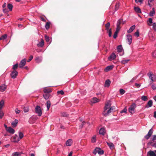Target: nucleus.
Masks as SVG:
<instances>
[{"label":"nucleus","instance_id":"obj_1","mask_svg":"<svg viewBox=\"0 0 156 156\" xmlns=\"http://www.w3.org/2000/svg\"><path fill=\"white\" fill-rule=\"evenodd\" d=\"M147 75L152 82H155L156 81V75L154 74L152 72H149L147 74Z\"/></svg>","mask_w":156,"mask_h":156},{"label":"nucleus","instance_id":"obj_2","mask_svg":"<svg viewBox=\"0 0 156 156\" xmlns=\"http://www.w3.org/2000/svg\"><path fill=\"white\" fill-rule=\"evenodd\" d=\"M136 107V105L135 103L132 104L128 109L129 112L132 114L135 113V108Z\"/></svg>","mask_w":156,"mask_h":156},{"label":"nucleus","instance_id":"obj_3","mask_svg":"<svg viewBox=\"0 0 156 156\" xmlns=\"http://www.w3.org/2000/svg\"><path fill=\"white\" fill-rule=\"evenodd\" d=\"M36 113L37 114L38 116H40L42 114V111L40 106L37 105L35 109Z\"/></svg>","mask_w":156,"mask_h":156},{"label":"nucleus","instance_id":"obj_4","mask_svg":"<svg viewBox=\"0 0 156 156\" xmlns=\"http://www.w3.org/2000/svg\"><path fill=\"white\" fill-rule=\"evenodd\" d=\"M153 133V129H152V128H151V129H150L149 130L148 133L144 136V138L146 140L150 138V137L151 136Z\"/></svg>","mask_w":156,"mask_h":156},{"label":"nucleus","instance_id":"obj_5","mask_svg":"<svg viewBox=\"0 0 156 156\" xmlns=\"http://www.w3.org/2000/svg\"><path fill=\"white\" fill-rule=\"evenodd\" d=\"M26 62V59L25 58L21 60L19 65V68L23 67L25 65Z\"/></svg>","mask_w":156,"mask_h":156},{"label":"nucleus","instance_id":"obj_6","mask_svg":"<svg viewBox=\"0 0 156 156\" xmlns=\"http://www.w3.org/2000/svg\"><path fill=\"white\" fill-rule=\"evenodd\" d=\"M18 74V73L17 71L14 70L12 71L10 75L12 78L15 79L17 76Z\"/></svg>","mask_w":156,"mask_h":156},{"label":"nucleus","instance_id":"obj_7","mask_svg":"<svg viewBox=\"0 0 156 156\" xmlns=\"http://www.w3.org/2000/svg\"><path fill=\"white\" fill-rule=\"evenodd\" d=\"M117 51L119 53H122V55H122L123 54V48L122 47V45H119L117 47Z\"/></svg>","mask_w":156,"mask_h":156},{"label":"nucleus","instance_id":"obj_8","mask_svg":"<svg viewBox=\"0 0 156 156\" xmlns=\"http://www.w3.org/2000/svg\"><path fill=\"white\" fill-rule=\"evenodd\" d=\"M127 39L128 41V43L130 45L132 42V37L131 35L128 34L126 35Z\"/></svg>","mask_w":156,"mask_h":156},{"label":"nucleus","instance_id":"obj_9","mask_svg":"<svg viewBox=\"0 0 156 156\" xmlns=\"http://www.w3.org/2000/svg\"><path fill=\"white\" fill-rule=\"evenodd\" d=\"M116 57V56L115 54L113 53L108 57V59L109 61H112Z\"/></svg>","mask_w":156,"mask_h":156},{"label":"nucleus","instance_id":"obj_10","mask_svg":"<svg viewBox=\"0 0 156 156\" xmlns=\"http://www.w3.org/2000/svg\"><path fill=\"white\" fill-rule=\"evenodd\" d=\"M125 23L126 21H123L122 19H119L117 22L116 25L117 26L120 27L121 24H124Z\"/></svg>","mask_w":156,"mask_h":156},{"label":"nucleus","instance_id":"obj_11","mask_svg":"<svg viewBox=\"0 0 156 156\" xmlns=\"http://www.w3.org/2000/svg\"><path fill=\"white\" fill-rule=\"evenodd\" d=\"M147 156H156V154L154 151L150 150L147 152Z\"/></svg>","mask_w":156,"mask_h":156},{"label":"nucleus","instance_id":"obj_12","mask_svg":"<svg viewBox=\"0 0 156 156\" xmlns=\"http://www.w3.org/2000/svg\"><path fill=\"white\" fill-rule=\"evenodd\" d=\"M153 105V101L152 100H150L147 102V105L145 106L146 108L151 107Z\"/></svg>","mask_w":156,"mask_h":156},{"label":"nucleus","instance_id":"obj_13","mask_svg":"<svg viewBox=\"0 0 156 156\" xmlns=\"http://www.w3.org/2000/svg\"><path fill=\"white\" fill-rule=\"evenodd\" d=\"M73 140L71 139H69L66 141V144L67 146H71L73 143Z\"/></svg>","mask_w":156,"mask_h":156},{"label":"nucleus","instance_id":"obj_14","mask_svg":"<svg viewBox=\"0 0 156 156\" xmlns=\"http://www.w3.org/2000/svg\"><path fill=\"white\" fill-rule=\"evenodd\" d=\"M13 142L14 143H17L20 140V139L17 135L15 134L13 137Z\"/></svg>","mask_w":156,"mask_h":156},{"label":"nucleus","instance_id":"obj_15","mask_svg":"<svg viewBox=\"0 0 156 156\" xmlns=\"http://www.w3.org/2000/svg\"><path fill=\"white\" fill-rule=\"evenodd\" d=\"M111 81L109 79L107 80L105 82L104 87H108L110 86Z\"/></svg>","mask_w":156,"mask_h":156},{"label":"nucleus","instance_id":"obj_16","mask_svg":"<svg viewBox=\"0 0 156 156\" xmlns=\"http://www.w3.org/2000/svg\"><path fill=\"white\" fill-rule=\"evenodd\" d=\"M111 106V104L110 102H107L105 105V106L104 108V112L108 108H109Z\"/></svg>","mask_w":156,"mask_h":156},{"label":"nucleus","instance_id":"obj_17","mask_svg":"<svg viewBox=\"0 0 156 156\" xmlns=\"http://www.w3.org/2000/svg\"><path fill=\"white\" fill-rule=\"evenodd\" d=\"M6 131L12 134L14 133L15 132L14 129L11 127H8Z\"/></svg>","mask_w":156,"mask_h":156},{"label":"nucleus","instance_id":"obj_18","mask_svg":"<svg viewBox=\"0 0 156 156\" xmlns=\"http://www.w3.org/2000/svg\"><path fill=\"white\" fill-rule=\"evenodd\" d=\"M135 25H133L130 27V28L127 31V32L128 33H131L135 29Z\"/></svg>","mask_w":156,"mask_h":156},{"label":"nucleus","instance_id":"obj_19","mask_svg":"<svg viewBox=\"0 0 156 156\" xmlns=\"http://www.w3.org/2000/svg\"><path fill=\"white\" fill-rule=\"evenodd\" d=\"M105 130L103 128H101L99 130V133L100 134L104 135L105 133Z\"/></svg>","mask_w":156,"mask_h":156},{"label":"nucleus","instance_id":"obj_20","mask_svg":"<svg viewBox=\"0 0 156 156\" xmlns=\"http://www.w3.org/2000/svg\"><path fill=\"white\" fill-rule=\"evenodd\" d=\"M44 93L49 94L51 92V89L49 88H44Z\"/></svg>","mask_w":156,"mask_h":156},{"label":"nucleus","instance_id":"obj_21","mask_svg":"<svg viewBox=\"0 0 156 156\" xmlns=\"http://www.w3.org/2000/svg\"><path fill=\"white\" fill-rule=\"evenodd\" d=\"M42 60V58L41 57H37L35 59V60L36 62L37 63H39L41 62Z\"/></svg>","mask_w":156,"mask_h":156},{"label":"nucleus","instance_id":"obj_22","mask_svg":"<svg viewBox=\"0 0 156 156\" xmlns=\"http://www.w3.org/2000/svg\"><path fill=\"white\" fill-rule=\"evenodd\" d=\"M44 41L43 39L41 40V42L37 44V46L38 47H41L44 45Z\"/></svg>","mask_w":156,"mask_h":156},{"label":"nucleus","instance_id":"obj_23","mask_svg":"<svg viewBox=\"0 0 156 156\" xmlns=\"http://www.w3.org/2000/svg\"><path fill=\"white\" fill-rule=\"evenodd\" d=\"M99 101V100L98 99L96 98H93L91 101V102L92 103H95Z\"/></svg>","mask_w":156,"mask_h":156},{"label":"nucleus","instance_id":"obj_24","mask_svg":"<svg viewBox=\"0 0 156 156\" xmlns=\"http://www.w3.org/2000/svg\"><path fill=\"white\" fill-rule=\"evenodd\" d=\"M18 123V120L15 119L14 121L12 122L11 123V125L13 126V127H16L17 126V124Z\"/></svg>","mask_w":156,"mask_h":156},{"label":"nucleus","instance_id":"obj_25","mask_svg":"<svg viewBox=\"0 0 156 156\" xmlns=\"http://www.w3.org/2000/svg\"><path fill=\"white\" fill-rule=\"evenodd\" d=\"M134 9L135 11L137 13H141L140 9L139 7H134Z\"/></svg>","mask_w":156,"mask_h":156},{"label":"nucleus","instance_id":"obj_26","mask_svg":"<svg viewBox=\"0 0 156 156\" xmlns=\"http://www.w3.org/2000/svg\"><path fill=\"white\" fill-rule=\"evenodd\" d=\"M113 67L112 66H107L105 69V70L106 72H107L109 70L112 69L113 68Z\"/></svg>","mask_w":156,"mask_h":156},{"label":"nucleus","instance_id":"obj_27","mask_svg":"<svg viewBox=\"0 0 156 156\" xmlns=\"http://www.w3.org/2000/svg\"><path fill=\"white\" fill-rule=\"evenodd\" d=\"M153 142H152V141H150L147 143V144L148 145H151L152 147L156 148V143H154V144H153Z\"/></svg>","mask_w":156,"mask_h":156},{"label":"nucleus","instance_id":"obj_28","mask_svg":"<svg viewBox=\"0 0 156 156\" xmlns=\"http://www.w3.org/2000/svg\"><path fill=\"white\" fill-rule=\"evenodd\" d=\"M43 96L46 100H47L49 98L50 94H49L44 93L43 94Z\"/></svg>","mask_w":156,"mask_h":156},{"label":"nucleus","instance_id":"obj_29","mask_svg":"<svg viewBox=\"0 0 156 156\" xmlns=\"http://www.w3.org/2000/svg\"><path fill=\"white\" fill-rule=\"evenodd\" d=\"M6 87L5 85H2L0 86V91L2 92L4 91L6 89Z\"/></svg>","mask_w":156,"mask_h":156},{"label":"nucleus","instance_id":"obj_30","mask_svg":"<svg viewBox=\"0 0 156 156\" xmlns=\"http://www.w3.org/2000/svg\"><path fill=\"white\" fill-rule=\"evenodd\" d=\"M7 7L9 11H11L12 10L13 5L9 3L7 5Z\"/></svg>","mask_w":156,"mask_h":156},{"label":"nucleus","instance_id":"obj_31","mask_svg":"<svg viewBox=\"0 0 156 156\" xmlns=\"http://www.w3.org/2000/svg\"><path fill=\"white\" fill-rule=\"evenodd\" d=\"M7 37V34H5L1 36L0 37V41L2 40H4Z\"/></svg>","mask_w":156,"mask_h":156},{"label":"nucleus","instance_id":"obj_32","mask_svg":"<svg viewBox=\"0 0 156 156\" xmlns=\"http://www.w3.org/2000/svg\"><path fill=\"white\" fill-rule=\"evenodd\" d=\"M155 14V11H154V8H153L152 9V10L151 11H150V13H149V15L151 16H154V15Z\"/></svg>","mask_w":156,"mask_h":156},{"label":"nucleus","instance_id":"obj_33","mask_svg":"<svg viewBox=\"0 0 156 156\" xmlns=\"http://www.w3.org/2000/svg\"><path fill=\"white\" fill-rule=\"evenodd\" d=\"M12 156H21V154L19 152H15L12 154Z\"/></svg>","mask_w":156,"mask_h":156},{"label":"nucleus","instance_id":"obj_34","mask_svg":"<svg viewBox=\"0 0 156 156\" xmlns=\"http://www.w3.org/2000/svg\"><path fill=\"white\" fill-rule=\"evenodd\" d=\"M96 136L95 135H94L92 136L91 139V141L92 143H95L96 142Z\"/></svg>","mask_w":156,"mask_h":156},{"label":"nucleus","instance_id":"obj_35","mask_svg":"<svg viewBox=\"0 0 156 156\" xmlns=\"http://www.w3.org/2000/svg\"><path fill=\"white\" fill-rule=\"evenodd\" d=\"M4 104V101L3 100H1L0 102V111L2 109Z\"/></svg>","mask_w":156,"mask_h":156},{"label":"nucleus","instance_id":"obj_36","mask_svg":"<svg viewBox=\"0 0 156 156\" xmlns=\"http://www.w3.org/2000/svg\"><path fill=\"white\" fill-rule=\"evenodd\" d=\"M111 112V109H109L107 111V113H105L104 112L103 113V115L105 116H107L108 114H109Z\"/></svg>","mask_w":156,"mask_h":156},{"label":"nucleus","instance_id":"obj_37","mask_svg":"<svg viewBox=\"0 0 156 156\" xmlns=\"http://www.w3.org/2000/svg\"><path fill=\"white\" fill-rule=\"evenodd\" d=\"M51 106V102L49 101H48L47 102V110H48L50 108Z\"/></svg>","mask_w":156,"mask_h":156},{"label":"nucleus","instance_id":"obj_38","mask_svg":"<svg viewBox=\"0 0 156 156\" xmlns=\"http://www.w3.org/2000/svg\"><path fill=\"white\" fill-rule=\"evenodd\" d=\"M99 150L100 148L96 147L93 152L94 154H96L97 153H98V151Z\"/></svg>","mask_w":156,"mask_h":156},{"label":"nucleus","instance_id":"obj_39","mask_svg":"<svg viewBox=\"0 0 156 156\" xmlns=\"http://www.w3.org/2000/svg\"><path fill=\"white\" fill-rule=\"evenodd\" d=\"M129 59H125L122 60L121 62V63L123 64H125L128 62L129 61Z\"/></svg>","mask_w":156,"mask_h":156},{"label":"nucleus","instance_id":"obj_40","mask_svg":"<svg viewBox=\"0 0 156 156\" xmlns=\"http://www.w3.org/2000/svg\"><path fill=\"white\" fill-rule=\"evenodd\" d=\"M50 23V22H47L46 23L45 25V27L46 29L48 30L49 28Z\"/></svg>","mask_w":156,"mask_h":156},{"label":"nucleus","instance_id":"obj_41","mask_svg":"<svg viewBox=\"0 0 156 156\" xmlns=\"http://www.w3.org/2000/svg\"><path fill=\"white\" fill-rule=\"evenodd\" d=\"M19 139H22L23 136V133L20 132H19Z\"/></svg>","mask_w":156,"mask_h":156},{"label":"nucleus","instance_id":"obj_42","mask_svg":"<svg viewBox=\"0 0 156 156\" xmlns=\"http://www.w3.org/2000/svg\"><path fill=\"white\" fill-rule=\"evenodd\" d=\"M141 98L143 101H146L148 99L147 97L146 96L144 95L142 96Z\"/></svg>","mask_w":156,"mask_h":156},{"label":"nucleus","instance_id":"obj_43","mask_svg":"<svg viewBox=\"0 0 156 156\" xmlns=\"http://www.w3.org/2000/svg\"><path fill=\"white\" fill-rule=\"evenodd\" d=\"M110 26V23L109 22H108L105 24L106 30H109V27Z\"/></svg>","mask_w":156,"mask_h":156},{"label":"nucleus","instance_id":"obj_44","mask_svg":"<svg viewBox=\"0 0 156 156\" xmlns=\"http://www.w3.org/2000/svg\"><path fill=\"white\" fill-rule=\"evenodd\" d=\"M18 66H19L18 64V63H17L13 66L12 69L15 70L17 69Z\"/></svg>","mask_w":156,"mask_h":156},{"label":"nucleus","instance_id":"obj_45","mask_svg":"<svg viewBox=\"0 0 156 156\" xmlns=\"http://www.w3.org/2000/svg\"><path fill=\"white\" fill-rule=\"evenodd\" d=\"M45 38L46 42H49L50 41L49 37L47 36L46 35H45Z\"/></svg>","mask_w":156,"mask_h":156},{"label":"nucleus","instance_id":"obj_46","mask_svg":"<svg viewBox=\"0 0 156 156\" xmlns=\"http://www.w3.org/2000/svg\"><path fill=\"white\" fill-rule=\"evenodd\" d=\"M29 110V108L28 107H25L24 108L23 111L24 112H28Z\"/></svg>","mask_w":156,"mask_h":156},{"label":"nucleus","instance_id":"obj_47","mask_svg":"<svg viewBox=\"0 0 156 156\" xmlns=\"http://www.w3.org/2000/svg\"><path fill=\"white\" fill-rule=\"evenodd\" d=\"M108 145L109 147L110 148H113L114 147V145L112 143H109L107 142Z\"/></svg>","mask_w":156,"mask_h":156},{"label":"nucleus","instance_id":"obj_48","mask_svg":"<svg viewBox=\"0 0 156 156\" xmlns=\"http://www.w3.org/2000/svg\"><path fill=\"white\" fill-rule=\"evenodd\" d=\"M108 33V36L109 37L112 36V30L111 29H109L108 30H107Z\"/></svg>","mask_w":156,"mask_h":156},{"label":"nucleus","instance_id":"obj_49","mask_svg":"<svg viewBox=\"0 0 156 156\" xmlns=\"http://www.w3.org/2000/svg\"><path fill=\"white\" fill-rule=\"evenodd\" d=\"M156 140V135H154L153 136V138L151 140L153 142H155V140Z\"/></svg>","mask_w":156,"mask_h":156},{"label":"nucleus","instance_id":"obj_50","mask_svg":"<svg viewBox=\"0 0 156 156\" xmlns=\"http://www.w3.org/2000/svg\"><path fill=\"white\" fill-rule=\"evenodd\" d=\"M119 91L120 93L122 95L124 94L125 92V91L122 89H120Z\"/></svg>","mask_w":156,"mask_h":156},{"label":"nucleus","instance_id":"obj_51","mask_svg":"<svg viewBox=\"0 0 156 156\" xmlns=\"http://www.w3.org/2000/svg\"><path fill=\"white\" fill-rule=\"evenodd\" d=\"M134 35L136 36V37H138L139 36V32L138 30H137L136 32L135 33Z\"/></svg>","mask_w":156,"mask_h":156},{"label":"nucleus","instance_id":"obj_52","mask_svg":"<svg viewBox=\"0 0 156 156\" xmlns=\"http://www.w3.org/2000/svg\"><path fill=\"white\" fill-rule=\"evenodd\" d=\"M104 153V151L103 150H101L100 148V150L99 151H98V154H103Z\"/></svg>","mask_w":156,"mask_h":156},{"label":"nucleus","instance_id":"obj_53","mask_svg":"<svg viewBox=\"0 0 156 156\" xmlns=\"http://www.w3.org/2000/svg\"><path fill=\"white\" fill-rule=\"evenodd\" d=\"M62 115L64 117H67L68 115L66 112H63L62 113Z\"/></svg>","mask_w":156,"mask_h":156},{"label":"nucleus","instance_id":"obj_54","mask_svg":"<svg viewBox=\"0 0 156 156\" xmlns=\"http://www.w3.org/2000/svg\"><path fill=\"white\" fill-rule=\"evenodd\" d=\"M57 93L58 94H60L61 95H63L64 94V92L62 90L58 91Z\"/></svg>","mask_w":156,"mask_h":156},{"label":"nucleus","instance_id":"obj_55","mask_svg":"<svg viewBox=\"0 0 156 156\" xmlns=\"http://www.w3.org/2000/svg\"><path fill=\"white\" fill-rule=\"evenodd\" d=\"M153 28L155 31H156V23H153Z\"/></svg>","mask_w":156,"mask_h":156},{"label":"nucleus","instance_id":"obj_56","mask_svg":"<svg viewBox=\"0 0 156 156\" xmlns=\"http://www.w3.org/2000/svg\"><path fill=\"white\" fill-rule=\"evenodd\" d=\"M120 27L118 26H117V27L116 28V31L115 32H117V33H118L119 31L120 30Z\"/></svg>","mask_w":156,"mask_h":156},{"label":"nucleus","instance_id":"obj_57","mask_svg":"<svg viewBox=\"0 0 156 156\" xmlns=\"http://www.w3.org/2000/svg\"><path fill=\"white\" fill-rule=\"evenodd\" d=\"M119 8V4H116L115 5V10L117 11Z\"/></svg>","mask_w":156,"mask_h":156},{"label":"nucleus","instance_id":"obj_58","mask_svg":"<svg viewBox=\"0 0 156 156\" xmlns=\"http://www.w3.org/2000/svg\"><path fill=\"white\" fill-rule=\"evenodd\" d=\"M127 111V109L125 108L123 110L120 111V113H126Z\"/></svg>","mask_w":156,"mask_h":156},{"label":"nucleus","instance_id":"obj_59","mask_svg":"<svg viewBox=\"0 0 156 156\" xmlns=\"http://www.w3.org/2000/svg\"><path fill=\"white\" fill-rule=\"evenodd\" d=\"M4 115V113L2 111L0 112V119H2Z\"/></svg>","mask_w":156,"mask_h":156},{"label":"nucleus","instance_id":"obj_60","mask_svg":"<svg viewBox=\"0 0 156 156\" xmlns=\"http://www.w3.org/2000/svg\"><path fill=\"white\" fill-rule=\"evenodd\" d=\"M3 11L4 13H7L9 12L8 10L6 8H3Z\"/></svg>","mask_w":156,"mask_h":156},{"label":"nucleus","instance_id":"obj_61","mask_svg":"<svg viewBox=\"0 0 156 156\" xmlns=\"http://www.w3.org/2000/svg\"><path fill=\"white\" fill-rule=\"evenodd\" d=\"M152 56L154 58H156V51H154L152 53Z\"/></svg>","mask_w":156,"mask_h":156},{"label":"nucleus","instance_id":"obj_62","mask_svg":"<svg viewBox=\"0 0 156 156\" xmlns=\"http://www.w3.org/2000/svg\"><path fill=\"white\" fill-rule=\"evenodd\" d=\"M151 88L152 89L154 90H155L156 89V86L155 85L153 84L151 86Z\"/></svg>","mask_w":156,"mask_h":156},{"label":"nucleus","instance_id":"obj_63","mask_svg":"<svg viewBox=\"0 0 156 156\" xmlns=\"http://www.w3.org/2000/svg\"><path fill=\"white\" fill-rule=\"evenodd\" d=\"M118 33H117V32H115L114 33V34L113 35V37L115 39L117 37V35Z\"/></svg>","mask_w":156,"mask_h":156},{"label":"nucleus","instance_id":"obj_64","mask_svg":"<svg viewBox=\"0 0 156 156\" xmlns=\"http://www.w3.org/2000/svg\"><path fill=\"white\" fill-rule=\"evenodd\" d=\"M20 110H19L18 108H16L15 110V112L16 114H19L20 112Z\"/></svg>","mask_w":156,"mask_h":156}]
</instances>
